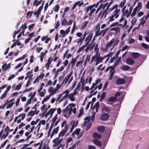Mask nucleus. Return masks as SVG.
Wrapping results in <instances>:
<instances>
[{
    "mask_svg": "<svg viewBox=\"0 0 149 149\" xmlns=\"http://www.w3.org/2000/svg\"><path fill=\"white\" fill-rule=\"evenodd\" d=\"M32 100L29 99L27 100L26 101V104H25L24 107H27L31 103Z\"/></svg>",
    "mask_w": 149,
    "mask_h": 149,
    "instance_id": "nucleus-37",
    "label": "nucleus"
},
{
    "mask_svg": "<svg viewBox=\"0 0 149 149\" xmlns=\"http://www.w3.org/2000/svg\"><path fill=\"white\" fill-rule=\"evenodd\" d=\"M45 55L44 52H42L40 54L39 56V57L40 59V61L42 62L43 61V59L44 58V56Z\"/></svg>",
    "mask_w": 149,
    "mask_h": 149,
    "instance_id": "nucleus-30",
    "label": "nucleus"
},
{
    "mask_svg": "<svg viewBox=\"0 0 149 149\" xmlns=\"http://www.w3.org/2000/svg\"><path fill=\"white\" fill-rule=\"evenodd\" d=\"M56 108L50 109L45 114L46 117L49 116V118L52 117L53 113L56 111Z\"/></svg>",
    "mask_w": 149,
    "mask_h": 149,
    "instance_id": "nucleus-12",
    "label": "nucleus"
},
{
    "mask_svg": "<svg viewBox=\"0 0 149 149\" xmlns=\"http://www.w3.org/2000/svg\"><path fill=\"white\" fill-rule=\"evenodd\" d=\"M125 82V79L121 78H119L117 80L116 84L118 85L122 84H124Z\"/></svg>",
    "mask_w": 149,
    "mask_h": 149,
    "instance_id": "nucleus-23",
    "label": "nucleus"
},
{
    "mask_svg": "<svg viewBox=\"0 0 149 149\" xmlns=\"http://www.w3.org/2000/svg\"><path fill=\"white\" fill-rule=\"evenodd\" d=\"M74 96V95L71 93L68 95V98L71 101L74 102L75 100L76 99Z\"/></svg>",
    "mask_w": 149,
    "mask_h": 149,
    "instance_id": "nucleus-22",
    "label": "nucleus"
},
{
    "mask_svg": "<svg viewBox=\"0 0 149 149\" xmlns=\"http://www.w3.org/2000/svg\"><path fill=\"white\" fill-rule=\"evenodd\" d=\"M90 56H89L88 55L86 58V59L84 63V66H86V64L87 62H88L90 60Z\"/></svg>",
    "mask_w": 149,
    "mask_h": 149,
    "instance_id": "nucleus-57",
    "label": "nucleus"
},
{
    "mask_svg": "<svg viewBox=\"0 0 149 149\" xmlns=\"http://www.w3.org/2000/svg\"><path fill=\"white\" fill-rule=\"evenodd\" d=\"M76 106L75 104L73 103H71L68 104V107H69V109H71V113L72 112L74 114H75L77 112V109L75 107Z\"/></svg>",
    "mask_w": 149,
    "mask_h": 149,
    "instance_id": "nucleus-13",
    "label": "nucleus"
},
{
    "mask_svg": "<svg viewBox=\"0 0 149 149\" xmlns=\"http://www.w3.org/2000/svg\"><path fill=\"white\" fill-rule=\"evenodd\" d=\"M48 90L49 92L50 93L49 95L51 96L52 95L54 94L57 91L56 89L55 88H53V87H52L49 88Z\"/></svg>",
    "mask_w": 149,
    "mask_h": 149,
    "instance_id": "nucleus-17",
    "label": "nucleus"
},
{
    "mask_svg": "<svg viewBox=\"0 0 149 149\" xmlns=\"http://www.w3.org/2000/svg\"><path fill=\"white\" fill-rule=\"evenodd\" d=\"M103 66V65L102 64H100L98 66L96 67L97 70L98 71L100 69H101V70H104V66L103 67L101 68V67H102Z\"/></svg>",
    "mask_w": 149,
    "mask_h": 149,
    "instance_id": "nucleus-49",
    "label": "nucleus"
},
{
    "mask_svg": "<svg viewBox=\"0 0 149 149\" xmlns=\"http://www.w3.org/2000/svg\"><path fill=\"white\" fill-rule=\"evenodd\" d=\"M85 47H85V45H83L78 49L77 51V52L78 53H79L84 49V48Z\"/></svg>",
    "mask_w": 149,
    "mask_h": 149,
    "instance_id": "nucleus-60",
    "label": "nucleus"
},
{
    "mask_svg": "<svg viewBox=\"0 0 149 149\" xmlns=\"http://www.w3.org/2000/svg\"><path fill=\"white\" fill-rule=\"evenodd\" d=\"M100 81V80H99L98 79L96 81L95 83H93L92 87L90 88L91 90H92L91 91V93H92L97 88V86L95 87V86L99 83Z\"/></svg>",
    "mask_w": 149,
    "mask_h": 149,
    "instance_id": "nucleus-16",
    "label": "nucleus"
},
{
    "mask_svg": "<svg viewBox=\"0 0 149 149\" xmlns=\"http://www.w3.org/2000/svg\"><path fill=\"white\" fill-rule=\"evenodd\" d=\"M119 22H122L123 23H121L119 24V25L123 27H125V29H126L127 27V20L125 18L122 17L119 20Z\"/></svg>",
    "mask_w": 149,
    "mask_h": 149,
    "instance_id": "nucleus-10",
    "label": "nucleus"
},
{
    "mask_svg": "<svg viewBox=\"0 0 149 149\" xmlns=\"http://www.w3.org/2000/svg\"><path fill=\"white\" fill-rule=\"evenodd\" d=\"M93 137L95 138L99 139L101 137V135L97 133H94L93 134Z\"/></svg>",
    "mask_w": 149,
    "mask_h": 149,
    "instance_id": "nucleus-36",
    "label": "nucleus"
},
{
    "mask_svg": "<svg viewBox=\"0 0 149 149\" xmlns=\"http://www.w3.org/2000/svg\"><path fill=\"white\" fill-rule=\"evenodd\" d=\"M116 99V98L115 97H111L109 99V100L111 102L115 101Z\"/></svg>",
    "mask_w": 149,
    "mask_h": 149,
    "instance_id": "nucleus-50",
    "label": "nucleus"
},
{
    "mask_svg": "<svg viewBox=\"0 0 149 149\" xmlns=\"http://www.w3.org/2000/svg\"><path fill=\"white\" fill-rule=\"evenodd\" d=\"M66 95H64L63 96L60 100H59V103H61L62 106L64 107L68 103V100L67 98Z\"/></svg>",
    "mask_w": 149,
    "mask_h": 149,
    "instance_id": "nucleus-9",
    "label": "nucleus"
},
{
    "mask_svg": "<svg viewBox=\"0 0 149 149\" xmlns=\"http://www.w3.org/2000/svg\"><path fill=\"white\" fill-rule=\"evenodd\" d=\"M99 106V102H97L95 104L92 109L93 112L91 116H87L85 118V121L82 125V127H84L86 125V131L91 127L92 122L94 121L95 112L98 111Z\"/></svg>",
    "mask_w": 149,
    "mask_h": 149,
    "instance_id": "nucleus-1",
    "label": "nucleus"
},
{
    "mask_svg": "<svg viewBox=\"0 0 149 149\" xmlns=\"http://www.w3.org/2000/svg\"><path fill=\"white\" fill-rule=\"evenodd\" d=\"M77 61L76 59L73 58L71 61V63L72 66H73L75 64L76 62Z\"/></svg>",
    "mask_w": 149,
    "mask_h": 149,
    "instance_id": "nucleus-45",
    "label": "nucleus"
},
{
    "mask_svg": "<svg viewBox=\"0 0 149 149\" xmlns=\"http://www.w3.org/2000/svg\"><path fill=\"white\" fill-rule=\"evenodd\" d=\"M39 93V95L41 97H43L44 96L46 93V90L44 89L42 91L38 92Z\"/></svg>",
    "mask_w": 149,
    "mask_h": 149,
    "instance_id": "nucleus-29",
    "label": "nucleus"
},
{
    "mask_svg": "<svg viewBox=\"0 0 149 149\" xmlns=\"http://www.w3.org/2000/svg\"><path fill=\"white\" fill-rule=\"evenodd\" d=\"M60 33L61 35H62L63 37H64L66 35L65 31H64L63 30H61L60 31Z\"/></svg>",
    "mask_w": 149,
    "mask_h": 149,
    "instance_id": "nucleus-64",
    "label": "nucleus"
},
{
    "mask_svg": "<svg viewBox=\"0 0 149 149\" xmlns=\"http://www.w3.org/2000/svg\"><path fill=\"white\" fill-rule=\"evenodd\" d=\"M83 60L84 58H83L81 61L77 62L76 64V66L79 68H81V66L83 63Z\"/></svg>",
    "mask_w": 149,
    "mask_h": 149,
    "instance_id": "nucleus-28",
    "label": "nucleus"
},
{
    "mask_svg": "<svg viewBox=\"0 0 149 149\" xmlns=\"http://www.w3.org/2000/svg\"><path fill=\"white\" fill-rule=\"evenodd\" d=\"M121 68L123 70H127L129 69V67L127 65H125L122 66Z\"/></svg>",
    "mask_w": 149,
    "mask_h": 149,
    "instance_id": "nucleus-41",
    "label": "nucleus"
},
{
    "mask_svg": "<svg viewBox=\"0 0 149 149\" xmlns=\"http://www.w3.org/2000/svg\"><path fill=\"white\" fill-rule=\"evenodd\" d=\"M98 131L102 132H103L105 129V128L102 126L99 127L97 128Z\"/></svg>",
    "mask_w": 149,
    "mask_h": 149,
    "instance_id": "nucleus-39",
    "label": "nucleus"
},
{
    "mask_svg": "<svg viewBox=\"0 0 149 149\" xmlns=\"http://www.w3.org/2000/svg\"><path fill=\"white\" fill-rule=\"evenodd\" d=\"M94 143L96 145L98 146H100L101 145V142L98 140L95 139L94 141Z\"/></svg>",
    "mask_w": 149,
    "mask_h": 149,
    "instance_id": "nucleus-44",
    "label": "nucleus"
},
{
    "mask_svg": "<svg viewBox=\"0 0 149 149\" xmlns=\"http://www.w3.org/2000/svg\"><path fill=\"white\" fill-rule=\"evenodd\" d=\"M109 48H108V47H107V45H106L105 47H101L100 49L101 50H102L103 52H106L108 51Z\"/></svg>",
    "mask_w": 149,
    "mask_h": 149,
    "instance_id": "nucleus-35",
    "label": "nucleus"
},
{
    "mask_svg": "<svg viewBox=\"0 0 149 149\" xmlns=\"http://www.w3.org/2000/svg\"><path fill=\"white\" fill-rule=\"evenodd\" d=\"M52 59L51 57H49L47 60V63L45 64V66L47 68V70H48L50 65L52 61Z\"/></svg>",
    "mask_w": 149,
    "mask_h": 149,
    "instance_id": "nucleus-19",
    "label": "nucleus"
},
{
    "mask_svg": "<svg viewBox=\"0 0 149 149\" xmlns=\"http://www.w3.org/2000/svg\"><path fill=\"white\" fill-rule=\"evenodd\" d=\"M92 7H91L92 8H91L90 10V13L89 14L90 16H91V15L95 11V9L94 8H93L94 7V5H92Z\"/></svg>",
    "mask_w": 149,
    "mask_h": 149,
    "instance_id": "nucleus-43",
    "label": "nucleus"
},
{
    "mask_svg": "<svg viewBox=\"0 0 149 149\" xmlns=\"http://www.w3.org/2000/svg\"><path fill=\"white\" fill-rule=\"evenodd\" d=\"M126 62L128 65H132L134 63V61L132 58H129L127 59Z\"/></svg>",
    "mask_w": 149,
    "mask_h": 149,
    "instance_id": "nucleus-26",
    "label": "nucleus"
},
{
    "mask_svg": "<svg viewBox=\"0 0 149 149\" xmlns=\"http://www.w3.org/2000/svg\"><path fill=\"white\" fill-rule=\"evenodd\" d=\"M109 117V115L106 113H104L102 115L101 118L102 120H106Z\"/></svg>",
    "mask_w": 149,
    "mask_h": 149,
    "instance_id": "nucleus-27",
    "label": "nucleus"
},
{
    "mask_svg": "<svg viewBox=\"0 0 149 149\" xmlns=\"http://www.w3.org/2000/svg\"><path fill=\"white\" fill-rule=\"evenodd\" d=\"M35 113V112L31 110L29 111V113L28 115L31 116V117L33 116Z\"/></svg>",
    "mask_w": 149,
    "mask_h": 149,
    "instance_id": "nucleus-52",
    "label": "nucleus"
},
{
    "mask_svg": "<svg viewBox=\"0 0 149 149\" xmlns=\"http://www.w3.org/2000/svg\"><path fill=\"white\" fill-rule=\"evenodd\" d=\"M131 54L132 57L134 58H137L139 55V53L135 52L132 53Z\"/></svg>",
    "mask_w": 149,
    "mask_h": 149,
    "instance_id": "nucleus-33",
    "label": "nucleus"
},
{
    "mask_svg": "<svg viewBox=\"0 0 149 149\" xmlns=\"http://www.w3.org/2000/svg\"><path fill=\"white\" fill-rule=\"evenodd\" d=\"M72 73L73 71H72L70 73L68 74L66 76L62 82V84H66L68 82V84H69L70 83L73 79Z\"/></svg>",
    "mask_w": 149,
    "mask_h": 149,
    "instance_id": "nucleus-4",
    "label": "nucleus"
},
{
    "mask_svg": "<svg viewBox=\"0 0 149 149\" xmlns=\"http://www.w3.org/2000/svg\"><path fill=\"white\" fill-rule=\"evenodd\" d=\"M26 116V114L25 113H22L21 114H20L19 115L18 117H20L22 116L21 117V120H23L25 118Z\"/></svg>",
    "mask_w": 149,
    "mask_h": 149,
    "instance_id": "nucleus-61",
    "label": "nucleus"
},
{
    "mask_svg": "<svg viewBox=\"0 0 149 149\" xmlns=\"http://www.w3.org/2000/svg\"><path fill=\"white\" fill-rule=\"evenodd\" d=\"M8 139H6L3 143H2L1 144V146L0 147V149H1L2 148L4 147L5 146L7 142V141H8Z\"/></svg>",
    "mask_w": 149,
    "mask_h": 149,
    "instance_id": "nucleus-48",
    "label": "nucleus"
},
{
    "mask_svg": "<svg viewBox=\"0 0 149 149\" xmlns=\"http://www.w3.org/2000/svg\"><path fill=\"white\" fill-rule=\"evenodd\" d=\"M59 129V127L58 126L52 131V134L51 135V138H52L54 134H57L58 131Z\"/></svg>",
    "mask_w": 149,
    "mask_h": 149,
    "instance_id": "nucleus-20",
    "label": "nucleus"
},
{
    "mask_svg": "<svg viewBox=\"0 0 149 149\" xmlns=\"http://www.w3.org/2000/svg\"><path fill=\"white\" fill-rule=\"evenodd\" d=\"M52 84V82L51 80L48 81L46 84L45 87H47L48 86L50 85H51Z\"/></svg>",
    "mask_w": 149,
    "mask_h": 149,
    "instance_id": "nucleus-62",
    "label": "nucleus"
},
{
    "mask_svg": "<svg viewBox=\"0 0 149 149\" xmlns=\"http://www.w3.org/2000/svg\"><path fill=\"white\" fill-rule=\"evenodd\" d=\"M65 133V132H64L62 130L59 133L58 137L60 138V137H62L63 136Z\"/></svg>",
    "mask_w": 149,
    "mask_h": 149,
    "instance_id": "nucleus-53",
    "label": "nucleus"
},
{
    "mask_svg": "<svg viewBox=\"0 0 149 149\" xmlns=\"http://www.w3.org/2000/svg\"><path fill=\"white\" fill-rule=\"evenodd\" d=\"M14 98H13L9 100L8 99H7L6 100L5 102L6 105H7L6 107L7 109L11 108L12 107L15 103V102L14 101Z\"/></svg>",
    "mask_w": 149,
    "mask_h": 149,
    "instance_id": "nucleus-7",
    "label": "nucleus"
},
{
    "mask_svg": "<svg viewBox=\"0 0 149 149\" xmlns=\"http://www.w3.org/2000/svg\"><path fill=\"white\" fill-rule=\"evenodd\" d=\"M11 65L10 63H9L8 65H7L6 63L4 64L2 67V70L4 71L6 70L7 69L10 68Z\"/></svg>",
    "mask_w": 149,
    "mask_h": 149,
    "instance_id": "nucleus-24",
    "label": "nucleus"
},
{
    "mask_svg": "<svg viewBox=\"0 0 149 149\" xmlns=\"http://www.w3.org/2000/svg\"><path fill=\"white\" fill-rule=\"evenodd\" d=\"M3 130L2 129L0 132V138L1 137V139H5L9 134V131H5V133L3 134Z\"/></svg>",
    "mask_w": 149,
    "mask_h": 149,
    "instance_id": "nucleus-14",
    "label": "nucleus"
},
{
    "mask_svg": "<svg viewBox=\"0 0 149 149\" xmlns=\"http://www.w3.org/2000/svg\"><path fill=\"white\" fill-rule=\"evenodd\" d=\"M132 9V7L131 6H130L129 11L127 10H125L124 11H123L122 13L123 15L124 16L126 17L127 18H128L130 15Z\"/></svg>",
    "mask_w": 149,
    "mask_h": 149,
    "instance_id": "nucleus-11",
    "label": "nucleus"
},
{
    "mask_svg": "<svg viewBox=\"0 0 149 149\" xmlns=\"http://www.w3.org/2000/svg\"><path fill=\"white\" fill-rule=\"evenodd\" d=\"M22 84H19L17 85L15 88V90H19L21 88L22 86Z\"/></svg>",
    "mask_w": 149,
    "mask_h": 149,
    "instance_id": "nucleus-55",
    "label": "nucleus"
},
{
    "mask_svg": "<svg viewBox=\"0 0 149 149\" xmlns=\"http://www.w3.org/2000/svg\"><path fill=\"white\" fill-rule=\"evenodd\" d=\"M36 95V92H34L32 93H31L29 95V97H30L29 99L32 100L35 97Z\"/></svg>",
    "mask_w": 149,
    "mask_h": 149,
    "instance_id": "nucleus-38",
    "label": "nucleus"
},
{
    "mask_svg": "<svg viewBox=\"0 0 149 149\" xmlns=\"http://www.w3.org/2000/svg\"><path fill=\"white\" fill-rule=\"evenodd\" d=\"M107 5L108 3H107L100 5L96 12V14H97L99 10H100V14L102 15V17H104L105 18L108 13V10L109 8V6Z\"/></svg>",
    "mask_w": 149,
    "mask_h": 149,
    "instance_id": "nucleus-3",
    "label": "nucleus"
},
{
    "mask_svg": "<svg viewBox=\"0 0 149 149\" xmlns=\"http://www.w3.org/2000/svg\"><path fill=\"white\" fill-rule=\"evenodd\" d=\"M119 42V40L118 38H113L107 43L106 45H107V47H108L109 48L111 46H112V47L110 49L111 51L114 48L115 45L118 43Z\"/></svg>",
    "mask_w": 149,
    "mask_h": 149,
    "instance_id": "nucleus-5",
    "label": "nucleus"
},
{
    "mask_svg": "<svg viewBox=\"0 0 149 149\" xmlns=\"http://www.w3.org/2000/svg\"><path fill=\"white\" fill-rule=\"evenodd\" d=\"M115 19H116L112 15L109 17L108 18V23H109L110 22H112Z\"/></svg>",
    "mask_w": 149,
    "mask_h": 149,
    "instance_id": "nucleus-31",
    "label": "nucleus"
},
{
    "mask_svg": "<svg viewBox=\"0 0 149 149\" xmlns=\"http://www.w3.org/2000/svg\"><path fill=\"white\" fill-rule=\"evenodd\" d=\"M71 109H69V107L66 106L65 108L62 110V113L63 116L66 118H68L71 114Z\"/></svg>",
    "mask_w": 149,
    "mask_h": 149,
    "instance_id": "nucleus-6",
    "label": "nucleus"
},
{
    "mask_svg": "<svg viewBox=\"0 0 149 149\" xmlns=\"http://www.w3.org/2000/svg\"><path fill=\"white\" fill-rule=\"evenodd\" d=\"M72 125L71 128L70 129V132H72V131L73 130V129H74L75 127H76L78 123V121H73L72 122Z\"/></svg>",
    "mask_w": 149,
    "mask_h": 149,
    "instance_id": "nucleus-21",
    "label": "nucleus"
},
{
    "mask_svg": "<svg viewBox=\"0 0 149 149\" xmlns=\"http://www.w3.org/2000/svg\"><path fill=\"white\" fill-rule=\"evenodd\" d=\"M62 140V138L60 139L58 137L54 139L52 141L54 143L53 146V147H54L58 146H59Z\"/></svg>",
    "mask_w": 149,
    "mask_h": 149,
    "instance_id": "nucleus-8",
    "label": "nucleus"
},
{
    "mask_svg": "<svg viewBox=\"0 0 149 149\" xmlns=\"http://www.w3.org/2000/svg\"><path fill=\"white\" fill-rule=\"evenodd\" d=\"M40 12L39 10H37L34 13V15H36L37 17H39V15L40 14Z\"/></svg>",
    "mask_w": 149,
    "mask_h": 149,
    "instance_id": "nucleus-59",
    "label": "nucleus"
},
{
    "mask_svg": "<svg viewBox=\"0 0 149 149\" xmlns=\"http://www.w3.org/2000/svg\"><path fill=\"white\" fill-rule=\"evenodd\" d=\"M108 30V29H105L101 31L102 33V35L103 36L106 33L107 31Z\"/></svg>",
    "mask_w": 149,
    "mask_h": 149,
    "instance_id": "nucleus-51",
    "label": "nucleus"
},
{
    "mask_svg": "<svg viewBox=\"0 0 149 149\" xmlns=\"http://www.w3.org/2000/svg\"><path fill=\"white\" fill-rule=\"evenodd\" d=\"M137 10H138L136 9V8H134L133 9V12L131 15L132 18L136 14V13Z\"/></svg>",
    "mask_w": 149,
    "mask_h": 149,
    "instance_id": "nucleus-40",
    "label": "nucleus"
},
{
    "mask_svg": "<svg viewBox=\"0 0 149 149\" xmlns=\"http://www.w3.org/2000/svg\"><path fill=\"white\" fill-rule=\"evenodd\" d=\"M84 40V39L82 37H81L77 40V42L78 43H82Z\"/></svg>",
    "mask_w": 149,
    "mask_h": 149,
    "instance_id": "nucleus-63",
    "label": "nucleus"
},
{
    "mask_svg": "<svg viewBox=\"0 0 149 149\" xmlns=\"http://www.w3.org/2000/svg\"><path fill=\"white\" fill-rule=\"evenodd\" d=\"M46 108V105L45 104H44L42 106H41L40 108V110L41 111H45L44 110H45Z\"/></svg>",
    "mask_w": 149,
    "mask_h": 149,
    "instance_id": "nucleus-58",
    "label": "nucleus"
},
{
    "mask_svg": "<svg viewBox=\"0 0 149 149\" xmlns=\"http://www.w3.org/2000/svg\"><path fill=\"white\" fill-rule=\"evenodd\" d=\"M93 36V34L91 33L89 34V35L87 36L85 39V41H86V43L85 45V47H86L92 38Z\"/></svg>",
    "mask_w": 149,
    "mask_h": 149,
    "instance_id": "nucleus-15",
    "label": "nucleus"
},
{
    "mask_svg": "<svg viewBox=\"0 0 149 149\" xmlns=\"http://www.w3.org/2000/svg\"><path fill=\"white\" fill-rule=\"evenodd\" d=\"M33 13V11H29L27 13V17L29 18L32 15Z\"/></svg>",
    "mask_w": 149,
    "mask_h": 149,
    "instance_id": "nucleus-56",
    "label": "nucleus"
},
{
    "mask_svg": "<svg viewBox=\"0 0 149 149\" xmlns=\"http://www.w3.org/2000/svg\"><path fill=\"white\" fill-rule=\"evenodd\" d=\"M142 6L141 3L140 2H139L138 3L137 6L135 8H136V9L138 10V11H139L140 10Z\"/></svg>",
    "mask_w": 149,
    "mask_h": 149,
    "instance_id": "nucleus-42",
    "label": "nucleus"
},
{
    "mask_svg": "<svg viewBox=\"0 0 149 149\" xmlns=\"http://www.w3.org/2000/svg\"><path fill=\"white\" fill-rule=\"evenodd\" d=\"M120 9H116L114 11L112 15L114 16L115 18H117L119 15Z\"/></svg>",
    "mask_w": 149,
    "mask_h": 149,
    "instance_id": "nucleus-18",
    "label": "nucleus"
},
{
    "mask_svg": "<svg viewBox=\"0 0 149 149\" xmlns=\"http://www.w3.org/2000/svg\"><path fill=\"white\" fill-rule=\"evenodd\" d=\"M68 127L69 125H68L65 124L62 131L66 133L67 131V130L68 129Z\"/></svg>",
    "mask_w": 149,
    "mask_h": 149,
    "instance_id": "nucleus-54",
    "label": "nucleus"
},
{
    "mask_svg": "<svg viewBox=\"0 0 149 149\" xmlns=\"http://www.w3.org/2000/svg\"><path fill=\"white\" fill-rule=\"evenodd\" d=\"M113 52H111L109 54L103 57L100 56V54L98 52H96L95 54L92 58L91 62V63H93V64L97 65L100 63L102 62L104 59L107 58L106 62L108 61L110 56L112 57Z\"/></svg>",
    "mask_w": 149,
    "mask_h": 149,
    "instance_id": "nucleus-2",
    "label": "nucleus"
},
{
    "mask_svg": "<svg viewBox=\"0 0 149 149\" xmlns=\"http://www.w3.org/2000/svg\"><path fill=\"white\" fill-rule=\"evenodd\" d=\"M57 116H58V114H56V115L54 116V118H53V119L52 120V122L51 123V124H52V125H53L54 123L53 124V123L54 122H55L56 121V119H57Z\"/></svg>",
    "mask_w": 149,
    "mask_h": 149,
    "instance_id": "nucleus-47",
    "label": "nucleus"
},
{
    "mask_svg": "<svg viewBox=\"0 0 149 149\" xmlns=\"http://www.w3.org/2000/svg\"><path fill=\"white\" fill-rule=\"evenodd\" d=\"M110 68H111L110 72V74L112 75L113 76L114 73H115V70L114 69L111 67L108 68L107 69V71H108L109 69Z\"/></svg>",
    "mask_w": 149,
    "mask_h": 149,
    "instance_id": "nucleus-32",
    "label": "nucleus"
},
{
    "mask_svg": "<svg viewBox=\"0 0 149 149\" xmlns=\"http://www.w3.org/2000/svg\"><path fill=\"white\" fill-rule=\"evenodd\" d=\"M110 31H115V33L117 34L118 33L120 32V28L119 27L112 28L111 29Z\"/></svg>",
    "mask_w": 149,
    "mask_h": 149,
    "instance_id": "nucleus-25",
    "label": "nucleus"
},
{
    "mask_svg": "<svg viewBox=\"0 0 149 149\" xmlns=\"http://www.w3.org/2000/svg\"><path fill=\"white\" fill-rule=\"evenodd\" d=\"M102 111L104 113H105L106 112L109 113L110 112V110L107 108L104 107L102 108Z\"/></svg>",
    "mask_w": 149,
    "mask_h": 149,
    "instance_id": "nucleus-34",
    "label": "nucleus"
},
{
    "mask_svg": "<svg viewBox=\"0 0 149 149\" xmlns=\"http://www.w3.org/2000/svg\"><path fill=\"white\" fill-rule=\"evenodd\" d=\"M59 5L58 4L56 5L54 7V11L58 12L59 9Z\"/></svg>",
    "mask_w": 149,
    "mask_h": 149,
    "instance_id": "nucleus-46",
    "label": "nucleus"
}]
</instances>
